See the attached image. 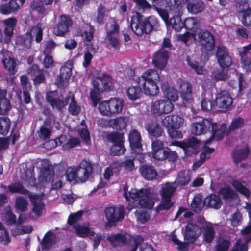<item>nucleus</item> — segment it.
Masks as SVG:
<instances>
[{
    "mask_svg": "<svg viewBox=\"0 0 251 251\" xmlns=\"http://www.w3.org/2000/svg\"><path fill=\"white\" fill-rule=\"evenodd\" d=\"M181 11L180 6L175 8L168 6L167 9V20L163 19L167 25H170L176 31H180L184 26V23L180 18Z\"/></svg>",
    "mask_w": 251,
    "mask_h": 251,
    "instance_id": "obj_11",
    "label": "nucleus"
},
{
    "mask_svg": "<svg viewBox=\"0 0 251 251\" xmlns=\"http://www.w3.org/2000/svg\"><path fill=\"white\" fill-rule=\"evenodd\" d=\"M168 58V50L165 49L161 48L154 55L153 63L154 66L159 69H163L167 64Z\"/></svg>",
    "mask_w": 251,
    "mask_h": 251,
    "instance_id": "obj_31",
    "label": "nucleus"
},
{
    "mask_svg": "<svg viewBox=\"0 0 251 251\" xmlns=\"http://www.w3.org/2000/svg\"><path fill=\"white\" fill-rule=\"evenodd\" d=\"M136 3L135 13H144L152 8V5L150 4L146 0H133Z\"/></svg>",
    "mask_w": 251,
    "mask_h": 251,
    "instance_id": "obj_54",
    "label": "nucleus"
},
{
    "mask_svg": "<svg viewBox=\"0 0 251 251\" xmlns=\"http://www.w3.org/2000/svg\"><path fill=\"white\" fill-rule=\"evenodd\" d=\"M225 128L224 124L212 123L209 120L204 119L192 123L191 130L192 134L195 135L205 134L208 130L210 131V137L208 140H211L210 144L213 140H221L227 134V131L225 130Z\"/></svg>",
    "mask_w": 251,
    "mask_h": 251,
    "instance_id": "obj_2",
    "label": "nucleus"
},
{
    "mask_svg": "<svg viewBox=\"0 0 251 251\" xmlns=\"http://www.w3.org/2000/svg\"><path fill=\"white\" fill-rule=\"evenodd\" d=\"M0 242L3 245H6L10 242V238L4 226L0 222Z\"/></svg>",
    "mask_w": 251,
    "mask_h": 251,
    "instance_id": "obj_63",
    "label": "nucleus"
},
{
    "mask_svg": "<svg viewBox=\"0 0 251 251\" xmlns=\"http://www.w3.org/2000/svg\"><path fill=\"white\" fill-rule=\"evenodd\" d=\"M43 30L40 25H37L33 27L30 31H27L25 36H19L16 37V44L22 48L24 50L28 49L31 45L32 36H35L37 42H39L42 39Z\"/></svg>",
    "mask_w": 251,
    "mask_h": 251,
    "instance_id": "obj_8",
    "label": "nucleus"
},
{
    "mask_svg": "<svg viewBox=\"0 0 251 251\" xmlns=\"http://www.w3.org/2000/svg\"><path fill=\"white\" fill-rule=\"evenodd\" d=\"M188 11L192 14H196L202 11L204 8V3L201 1H193L187 4Z\"/></svg>",
    "mask_w": 251,
    "mask_h": 251,
    "instance_id": "obj_48",
    "label": "nucleus"
},
{
    "mask_svg": "<svg viewBox=\"0 0 251 251\" xmlns=\"http://www.w3.org/2000/svg\"><path fill=\"white\" fill-rule=\"evenodd\" d=\"M218 194L223 199H233L238 197L236 192L229 185H226L221 188L218 192Z\"/></svg>",
    "mask_w": 251,
    "mask_h": 251,
    "instance_id": "obj_45",
    "label": "nucleus"
},
{
    "mask_svg": "<svg viewBox=\"0 0 251 251\" xmlns=\"http://www.w3.org/2000/svg\"><path fill=\"white\" fill-rule=\"evenodd\" d=\"M178 84L179 85V91L183 100L185 101L190 100L193 97L191 84L180 79L178 80Z\"/></svg>",
    "mask_w": 251,
    "mask_h": 251,
    "instance_id": "obj_30",
    "label": "nucleus"
},
{
    "mask_svg": "<svg viewBox=\"0 0 251 251\" xmlns=\"http://www.w3.org/2000/svg\"><path fill=\"white\" fill-rule=\"evenodd\" d=\"M11 56V53L7 50H0V58L4 68L7 69L11 74L14 75L16 64Z\"/></svg>",
    "mask_w": 251,
    "mask_h": 251,
    "instance_id": "obj_26",
    "label": "nucleus"
},
{
    "mask_svg": "<svg viewBox=\"0 0 251 251\" xmlns=\"http://www.w3.org/2000/svg\"><path fill=\"white\" fill-rule=\"evenodd\" d=\"M66 100L68 101L67 103H69V113L72 115H77L79 113L81 108L75 100L74 96L72 93H69L68 94Z\"/></svg>",
    "mask_w": 251,
    "mask_h": 251,
    "instance_id": "obj_40",
    "label": "nucleus"
},
{
    "mask_svg": "<svg viewBox=\"0 0 251 251\" xmlns=\"http://www.w3.org/2000/svg\"><path fill=\"white\" fill-rule=\"evenodd\" d=\"M211 140V139H209L205 141L202 151L200 155V160L196 161L194 163L193 165V170H196L200 167L206 159L210 157V154L214 152V149L208 146L210 144Z\"/></svg>",
    "mask_w": 251,
    "mask_h": 251,
    "instance_id": "obj_32",
    "label": "nucleus"
},
{
    "mask_svg": "<svg viewBox=\"0 0 251 251\" xmlns=\"http://www.w3.org/2000/svg\"><path fill=\"white\" fill-rule=\"evenodd\" d=\"M120 164L118 162H115L107 167L103 175L104 178L109 180L114 174H117L120 171Z\"/></svg>",
    "mask_w": 251,
    "mask_h": 251,
    "instance_id": "obj_53",
    "label": "nucleus"
},
{
    "mask_svg": "<svg viewBox=\"0 0 251 251\" xmlns=\"http://www.w3.org/2000/svg\"><path fill=\"white\" fill-rule=\"evenodd\" d=\"M188 65L193 69L198 74L204 75L207 73V71L204 69L203 66L200 65L199 63L190 57L187 58Z\"/></svg>",
    "mask_w": 251,
    "mask_h": 251,
    "instance_id": "obj_52",
    "label": "nucleus"
},
{
    "mask_svg": "<svg viewBox=\"0 0 251 251\" xmlns=\"http://www.w3.org/2000/svg\"><path fill=\"white\" fill-rule=\"evenodd\" d=\"M216 55L221 67L224 69L222 72L217 73L215 72H213L212 75L217 80H224L227 78V75L225 73V68L231 64V58L224 47L218 48Z\"/></svg>",
    "mask_w": 251,
    "mask_h": 251,
    "instance_id": "obj_10",
    "label": "nucleus"
},
{
    "mask_svg": "<svg viewBox=\"0 0 251 251\" xmlns=\"http://www.w3.org/2000/svg\"><path fill=\"white\" fill-rule=\"evenodd\" d=\"M106 217L108 222L106 226H112L114 223L123 219L124 217V207L120 205L117 207H110L105 210Z\"/></svg>",
    "mask_w": 251,
    "mask_h": 251,
    "instance_id": "obj_18",
    "label": "nucleus"
},
{
    "mask_svg": "<svg viewBox=\"0 0 251 251\" xmlns=\"http://www.w3.org/2000/svg\"><path fill=\"white\" fill-rule=\"evenodd\" d=\"M184 26L187 29L195 30L199 27L200 24L195 17H189L185 19Z\"/></svg>",
    "mask_w": 251,
    "mask_h": 251,
    "instance_id": "obj_64",
    "label": "nucleus"
},
{
    "mask_svg": "<svg viewBox=\"0 0 251 251\" xmlns=\"http://www.w3.org/2000/svg\"><path fill=\"white\" fill-rule=\"evenodd\" d=\"M92 84L93 88L91 91L90 97L94 106L96 107L100 100V94L110 89L113 87V82L109 76L103 75L100 77H94L93 79Z\"/></svg>",
    "mask_w": 251,
    "mask_h": 251,
    "instance_id": "obj_4",
    "label": "nucleus"
},
{
    "mask_svg": "<svg viewBox=\"0 0 251 251\" xmlns=\"http://www.w3.org/2000/svg\"><path fill=\"white\" fill-rule=\"evenodd\" d=\"M201 234V230L198 226L188 223L186 227L184 233L185 240L188 243L194 242Z\"/></svg>",
    "mask_w": 251,
    "mask_h": 251,
    "instance_id": "obj_24",
    "label": "nucleus"
},
{
    "mask_svg": "<svg viewBox=\"0 0 251 251\" xmlns=\"http://www.w3.org/2000/svg\"><path fill=\"white\" fill-rule=\"evenodd\" d=\"M249 148L248 146L244 145L242 148H238L233 151V158L236 163H239L247 158L249 154Z\"/></svg>",
    "mask_w": 251,
    "mask_h": 251,
    "instance_id": "obj_37",
    "label": "nucleus"
},
{
    "mask_svg": "<svg viewBox=\"0 0 251 251\" xmlns=\"http://www.w3.org/2000/svg\"><path fill=\"white\" fill-rule=\"evenodd\" d=\"M23 215L20 214L18 221L16 219V215L12 213L10 208L5 209L2 214V220L5 222L7 225L10 226L16 224H21L23 222L22 220Z\"/></svg>",
    "mask_w": 251,
    "mask_h": 251,
    "instance_id": "obj_35",
    "label": "nucleus"
},
{
    "mask_svg": "<svg viewBox=\"0 0 251 251\" xmlns=\"http://www.w3.org/2000/svg\"><path fill=\"white\" fill-rule=\"evenodd\" d=\"M107 241L110 243L113 247L120 246L127 240L130 241H133L134 242V247L131 249L130 251H136L138 245L143 240L142 236H138L135 239L133 237H131L129 234L125 233L111 234L108 236Z\"/></svg>",
    "mask_w": 251,
    "mask_h": 251,
    "instance_id": "obj_12",
    "label": "nucleus"
},
{
    "mask_svg": "<svg viewBox=\"0 0 251 251\" xmlns=\"http://www.w3.org/2000/svg\"><path fill=\"white\" fill-rule=\"evenodd\" d=\"M29 74L36 75L34 79V83L35 84H39L44 82L45 80V76L43 70H39L37 65H33L31 68L28 69Z\"/></svg>",
    "mask_w": 251,
    "mask_h": 251,
    "instance_id": "obj_46",
    "label": "nucleus"
},
{
    "mask_svg": "<svg viewBox=\"0 0 251 251\" xmlns=\"http://www.w3.org/2000/svg\"><path fill=\"white\" fill-rule=\"evenodd\" d=\"M204 203L202 202V198L201 195H197L193 198L191 204L193 209L196 212H200L203 208Z\"/></svg>",
    "mask_w": 251,
    "mask_h": 251,
    "instance_id": "obj_61",
    "label": "nucleus"
},
{
    "mask_svg": "<svg viewBox=\"0 0 251 251\" xmlns=\"http://www.w3.org/2000/svg\"><path fill=\"white\" fill-rule=\"evenodd\" d=\"M190 180L189 173L187 171H180L178 174L177 177L174 182L176 184L184 185L187 184Z\"/></svg>",
    "mask_w": 251,
    "mask_h": 251,
    "instance_id": "obj_58",
    "label": "nucleus"
},
{
    "mask_svg": "<svg viewBox=\"0 0 251 251\" xmlns=\"http://www.w3.org/2000/svg\"><path fill=\"white\" fill-rule=\"evenodd\" d=\"M198 41L201 46V60L205 62L208 60L210 55L215 47L213 36L207 30H201L197 34Z\"/></svg>",
    "mask_w": 251,
    "mask_h": 251,
    "instance_id": "obj_6",
    "label": "nucleus"
},
{
    "mask_svg": "<svg viewBox=\"0 0 251 251\" xmlns=\"http://www.w3.org/2000/svg\"><path fill=\"white\" fill-rule=\"evenodd\" d=\"M204 203L205 205L215 209H219L222 204L220 197L215 194L207 196L204 200Z\"/></svg>",
    "mask_w": 251,
    "mask_h": 251,
    "instance_id": "obj_39",
    "label": "nucleus"
},
{
    "mask_svg": "<svg viewBox=\"0 0 251 251\" xmlns=\"http://www.w3.org/2000/svg\"><path fill=\"white\" fill-rule=\"evenodd\" d=\"M76 169L77 182H85L92 172V167L91 163L85 160L81 162Z\"/></svg>",
    "mask_w": 251,
    "mask_h": 251,
    "instance_id": "obj_21",
    "label": "nucleus"
},
{
    "mask_svg": "<svg viewBox=\"0 0 251 251\" xmlns=\"http://www.w3.org/2000/svg\"><path fill=\"white\" fill-rule=\"evenodd\" d=\"M128 140L132 153L135 154V157L140 162L143 161L144 155L142 153L141 136L140 133L136 130H131L128 135Z\"/></svg>",
    "mask_w": 251,
    "mask_h": 251,
    "instance_id": "obj_13",
    "label": "nucleus"
},
{
    "mask_svg": "<svg viewBox=\"0 0 251 251\" xmlns=\"http://www.w3.org/2000/svg\"><path fill=\"white\" fill-rule=\"evenodd\" d=\"M142 176L147 180H152L157 176V173L153 167L143 165L139 169Z\"/></svg>",
    "mask_w": 251,
    "mask_h": 251,
    "instance_id": "obj_44",
    "label": "nucleus"
},
{
    "mask_svg": "<svg viewBox=\"0 0 251 251\" xmlns=\"http://www.w3.org/2000/svg\"><path fill=\"white\" fill-rule=\"evenodd\" d=\"M213 95L209 91H205L202 95V99L201 102V106L203 110L209 111L214 106L212 102Z\"/></svg>",
    "mask_w": 251,
    "mask_h": 251,
    "instance_id": "obj_38",
    "label": "nucleus"
},
{
    "mask_svg": "<svg viewBox=\"0 0 251 251\" xmlns=\"http://www.w3.org/2000/svg\"><path fill=\"white\" fill-rule=\"evenodd\" d=\"M40 163L41 168L38 178L39 184L36 183L35 182L33 168H30L27 170L25 172V178L24 181L25 185H27L28 183L31 186H36L38 188L40 185H43L44 183L50 182L53 181L54 173L50 162L47 159H44L40 161Z\"/></svg>",
    "mask_w": 251,
    "mask_h": 251,
    "instance_id": "obj_3",
    "label": "nucleus"
},
{
    "mask_svg": "<svg viewBox=\"0 0 251 251\" xmlns=\"http://www.w3.org/2000/svg\"><path fill=\"white\" fill-rule=\"evenodd\" d=\"M245 208L247 210L250 220L248 226L242 230V234L245 242L241 243V241L238 240L236 243L234 248L230 251H247V243L251 240V204L246 203Z\"/></svg>",
    "mask_w": 251,
    "mask_h": 251,
    "instance_id": "obj_14",
    "label": "nucleus"
},
{
    "mask_svg": "<svg viewBox=\"0 0 251 251\" xmlns=\"http://www.w3.org/2000/svg\"><path fill=\"white\" fill-rule=\"evenodd\" d=\"M152 3V6H153L159 14L160 16L162 19L165 20H167V9L168 6H167L165 9L160 8L159 7L164 4L163 0H151Z\"/></svg>",
    "mask_w": 251,
    "mask_h": 251,
    "instance_id": "obj_49",
    "label": "nucleus"
},
{
    "mask_svg": "<svg viewBox=\"0 0 251 251\" xmlns=\"http://www.w3.org/2000/svg\"><path fill=\"white\" fill-rule=\"evenodd\" d=\"M55 242V235L51 231H49L45 235L42 242V245L44 248H49L51 247Z\"/></svg>",
    "mask_w": 251,
    "mask_h": 251,
    "instance_id": "obj_56",
    "label": "nucleus"
},
{
    "mask_svg": "<svg viewBox=\"0 0 251 251\" xmlns=\"http://www.w3.org/2000/svg\"><path fill=\"white\" fill-rule=\"evenodd\" d=\"M67 64L69 66H64L61 68L60 75L56 78L55 83L58 87L64 88L68 84L72 75V64L69 62Z\"/></svg>",
    "mask_w": 251,
    "mask_h": 251,
    "instance_id": "obj_22",
    "label": "nucleus"
},
{
    "mask_svg": "<svg viewBox=\"0 0 251 251\" xmlns=\"http://www.w3.org/2000/svg\"><path fill=\"white\" fill-rule=\"evenodd\" d=\"M80 143L78 138L72 137L68 139L65 135H61L54 140H50L45 143V147L48 149L55 148L57 146H62L64 149H68L74 147Z\"/></svg>",
    "mask_w": 251,
    "mask_h": 251,
    "instance_id": "obj_15",
    "label": "nucleus"
},
{
    "mask_svg": "<svg viewBox=\"0 0 251 251\" xmlns=\"http://www.w3.org/2000/svg\"><path fill=\"white\" fill-rule=\"evenodd\" d=\"M160 76L157 71L154 69H149L145 71L142 76L138 80L147 82L153 81L157 83L159 80Z\"/></svg>",
    "mask_w": 251,
    "mask_h": 251,
    "instance_id": "obj_36",
    "label": "nucleus"
},
{
    "mask_svg": "<svg viewBox=\"0 0 251 251\" xmlns=\"http://www.w3.org/2000/svg\"><path fill=\"white\" fill-rule=\"evenodd\" d=\"M176 187L177 185L175 182H167L163 185L160 191L163 200L156 209L157 212L163 210H168L172 207L173 203L171 201V198Z\"/></svg>",
    "mask_w": 251,
    "mask_h": 251,
    "instance_id": "obj_9",
    "label": "nucleus"
},
{
    "mask_svg": "<svg viewBox=\"0 0 251 251\" xmlns=\"http://www.w3.org/2000/svg\"><path fill=\"white\" fill-rule=\"evenodd\" d=\"M1 23L5 26L4 33L5 38L4 42L8 44L11 42V38L14 34V29L17 25V20L15 18L11 17L3 20Z\"/></svg>",
    "mask_w": 251,
    "mask_h": 251,
    "instance_id": "obj_25",
    "label": "nucleus"
},
{
    "mask_svg": "<svg viewBox=\"0 0 251 251\" xmlns=\"http://www.w3.org/2000/svg\"><path fill=\"white\" fill-rule=\"evenodd\" d=\"M231 184L237 192L244 195L245 197L249 198L250 196L251 192L250 190L239 180H233Z\"/></svg>",
    "mask_w": 251,
    "mask_h": 251,
    "instance_id": "obj_51",
    "label": "nucleus"
},
{
    "mask_svg": "<svg viewBox=\"0 0 251 251\" xmlns=\"http://www.w3.org/2000/svg\"><path fill=\"white\" fill-rule=\"evenodd\" d=\"M107 125L112 128L118 130H122L126 128V118L122 116L109 119Z\"/></svg>",
    "mask_w": 251,
    "mask_h": 251,
    "instance_id": "obj_42",
    "label": "nucleus"
},
{
    "mask_svg": "<svg viewBox=\"0 0 251 251\" xmlns=\"http://www.w3.org/2000/svg\"><path fill=\"white\" fill-rule=\"evenodd\" d=\"M146 128L150 135L154 137H159L163 133V129L156 122L149 123Z\"/></svg>",
    "mask_w": 251,
    "mask_h": 251,
    "instance_id": "obj_41",
    "label": "nucleus"
},
{
    "mask_svg": "<svg viewBox=\"0 0 251 251\" xmlns=\"http://www.w3.org/2000/svg\"><path fill=\"white\" fill-rule=\"evenodd\" d=\"M136 3L135 13H144L152 8V5L150 4L146 0H133Z\"/></svg>",
    "mask_w": 251,
    "mask_h": 251,
    "instance_id": "obj_55",
    "label": "nucleus"
},
{
    "mask_svg": "<svg viewBox=\"0 0 251 251\" xmlns=\"http://www.w3.org/2000/svg\"><path fill=\"white\" fill-rule=\"evenodd\" d=\"M141 88L137 86H131L127 91V96L131 100H135L140 98L142 94Z\"/></svg>",
    "mask_w": 251,
    "mask_h": 251,
    "instance_id": "obj_60",
    "label": "nucleus"
},
{
    "mask_svg": "<svg viewBox=\"0 0 251 251\" xmlns=\"http://www.w3.org/2000/svg\"><path fill=\"white\" fill-rule=\"evenodd\" d=\"M230 245V242L228 239L221 237L217 240L215 250L216 251H227Z\"/></svg>",
    "mask_w": 251,
    "mask_h": 251,
    "instance_id": "obj_59",
    "label": "nucleus"
},
{
    "mask_svg": "<svg viewBox=\"0 0 251 251\" xmlns=\"http://www.w3.org/2000/svg\"><path fill=\"white\" fill-rule=\"evenodd\" d=\"M201 144L199 140L193 137L190 139L187 144H184L179 142H174L170 144V146H176L184 148L186 153L190 151L192 148L194 150V151H192V153H196Z\"/></svg>",
    "mask_w": 251,
    "mask_h": 251,
    "instance_id": "obj_34",
    "label": "nucleus"
},
{
    "mask_svg": "<svg viewBox=\"0 0 251 251\" xmlns=\"http://www.w3.org/2000/svg\"><path fill=\"white\" fill-rule=\"evenodd\" d=\"M244 120L241 117H238L233 119L232 122L229 127V128L228 129H226V127L225 128V130L227 131V134H226V135H227L228 134L229 131H233L243 127V126L244 125ZM224 124L226 126V125L225 124ZM224 136H226V135H225Z\"/></svg>",
    "mask_w": 251,
    "mask_h": 251,
    "instance_id": "obj_57",
    "label": "nucleus"
},
{
    "mask_svg": "<svg viewBox=\"0 0 251 251\" xmlns=\"http://www.w3.org/2000/svg\"><path fill=\"white\" fill-rule=\"evenodd\" d=\"M163 93L164 97L167 99V100L172 101L177 100L179 96L177 90L173 87H169L163 89Z\"/></svg>",
    "mask_w": 251,
    "mask_h": 251,
    "instance_id": "obj_50",
    "label": "nucleus"
},
{
    "mask_svg": "<svg viewBox=\"0 0 251 251\" xmlns=\"http://www.w3.org/2000/svg\"><path fill=\"white\" fill-rule=\"evenodd\" d=\"M73 228L76 234L81 237L85 238L95 235V232L91 228L90 225L89 223L75 225L73 226Z\"/></svg>",
    "mask_w": 251,
    "mask_h": 251,
    "instance_id": "obj_33",
    "label": "nucleus"
},
{
    "mask_svg": "<svg viewBox=\"0 0 251 251\" xmlns=\"http://www.w3.org/2000/svg\"><path fill=\"white\" fill-rule=\"evenodd\" d=\"M247 50H242L240 51V56L241 57V63L242 67L246 71H251V61L249 57H251V55L248 53Z\"/></svg>",
    "mask_w": 251,
    "mask_h": 251,
    "instance_id": "obj_47",
    "label": "nucleus"
},
{
    "mask_svg": "<svg viewBox=\"0 0 251 251\" xmlns=\"http://www.w3.org/2000/svg\"><path fill=\"white\" fill-rule=\"evenodd\" d=\"M183 119L177 115L165 116L162 120V125L166 127L169 136L173 139L182 138V134L179 130L183 124Z\"/></svg>",
    "mask_w": 251,
    "mask_h": 251,
    "instance_id": "obj_5",
    "label": "nucleus"
},
{
    "mask_svg": "<svg viewBox=\"0 0 251 251\" xmlns=\"http://www.w3.org/2000/svg\"><path fill=\"white\" fill-rule=\"evenodd\" d=\"M94 27L90 25H86L81 31L80 35L87 41H91L93 38Z\"/></svg>",
    "mask_w": 251,
    "mask_h": 251,
    "instance_id": "obj_62",
    "label": "nucleus"
},
{
    "mask_svg": "<svg viewBox=\"0 0 251 251\" xmlns=\"http://www.w3.org/2000/svg\"><path fill=\"white\" fill-rule=\"evenodd\" d=\"M124 105V100L119 98H112L108 100L100 102L99 110L103 116L111 117L120 114Z\"/></svg>",
    "mask_w": 251,
    "mask_h": 251,
    "instance_id": "obj_7",
    "label": "nucleus"
},
{
    "mask_svg": "<svg viewBox=\"0 0 251 251\" xmlns=\"http://www.w3.org/2000/svg\"><path fill=\"white\" fill-rule=\"evenodd\" d=\"M72 25V22L69 17L61 15L58 24L53 29V32L57 36H64L68 32Z\"/></svg>",
    "mask_w": 251,
    "mask_h": 251,
    "instance_id": "obj_23",
    "label": "nucleus"
},
{
    "mask_svg": "<svg viewBox=\"0 0 251 251\" xmlns=\"http://www.w3.org/2000/svg\"><path fill=\"white\" fill-rule=\"evenodd\" d=\"M233 103V99L230 94L226 91L218 93L215 98V104L219 108L226 109Z\"/></svg>",
    "mask_w": 251,
    "mask_h": 251,
    "instance_id": "obj_27",
    "label": "nucleus"
},
{
    "mask_svg": "<svg viewBox=\"0 0 251 251\" xmlns=\"http://www.w3.org/2000/svg\"><path fill=\"white\" fill-rule=\"evenodd\" d=\"M203 229V240L207 243L212 241L215 236V231L212 225L210 223H205L202 226Z\"/></svg>",
    "mask_w": 251,
    "mask_h": 251,
    "instance_id": "obj_43",
    "label": "nucleus"
},
{
    "mask_svg": "<svg viewBox=\"0 0 251 251\" xmlns=\"http://www.w3.org/2000/svg\"><path fill=\"white\" fill-rule=\"evenodd\" d=\"M43 197V193L40 194H29V198L33 206L32 212L36 217H39L42 214L44 208V203L42 201Z\"/></svg>",
    "mask_w": 251,
    "mask_h": 251,
    "instance_id": "obj_20",
    "label": "nucleus"
},
{
    "mask_svg": "<svg viewBox=\"0 0 251 251\" xmlns=\"http://www.w3.org/2000/svg\"><path fill=\"white\" fill-rule=\"evenodd\" d=\"M113 145L111 148L110 152L113 155H119L125 153L126 149L123 145L124 136L123 134L114 132L109 134L108 136Z\"/></svg>",
    "mask_w": 251,
    "mask_h": 251,
    "instance_id": "obj_19",
    "label": "nucleus"
},
{
    "mask_svg": "<svg viewBox=\"0 0 251 251\" xmlns=\"http://www.w3.org/2000/svg\"><path fill=\"white\" fill-rule=\"evenodd\" d=\"M174 108V105L169 100L159 99L153 101L151 106L152 113L156 115H160L171 112Z\"/></svg>",
    "mask_w": 251,
    "mask_h": 251,
    "instance_id": "obj_17",
    "label": "nucleus"
},
{
    "mask_svg": "<svg viewBox=\"0 0 251 251\" xmlns=\"http://www.w3.org/2000/svg\"><path fill=\"white\" fill-rule=\"evenodd\" d=\"M130 26L132 31L138 36L150 32V27L147 25L144 19L140 14L135 13L131 18Z\"/></svg>",
    "mask_w": 251,
    "mask_h": 251,
    "instance_id": "obj_16",
    "label": "nucleus"
},
{
    "mask_svg": "<svg viewBox=\"0 0 251 251\" xmlns=\"http://www.w3.org/2000/svg\"><path fill=\"white\" fill-rule=\"evenodd\" d=\"M138 85L142 91L147 95L156 96L159 93L157 83L153 81H145L137 80Z\"/></svg>",
    "mask_w": 251,
    "mask_h": 251,
    "instance_id": "obj_29",
    "label": "nucleus"
},
{
    "mask_svg": "<svg viewBox=\"0 0 251 251\" xmlns=\"http://www.w3.org/2000/svg\"><path fill=\"white\" fill-rule=\"evenodd\" d=\"M56 92L55 91L49 92L47 94V100L50 103L53 108L61 110L67 104V97L62 98H56Z\"/></svg>",
    "mask_w": 251,
    "mask_h": 251,
    "instance_id": "obj_28",
    "label": "nucleus"
},
{
    "mask_svg": "<svg viewBox=\"0 0 251 251\" xmlns=\"http://www.w3.org/2000/svg\"><path fill=\"white\" fill-rule=\"evenodd\" d=\"M124 197L129 201L127 209L129 211L135 208L139 204L141 207L151 208L156 201L154 194L150 189H137L132 188L129 192V196L126 192Z\"/></svg>",
    "mask_w": 251,
    "mask_h": 251,
    "instance_id": "obj_1",
    "label": "nucleus"
}]
</instances>
